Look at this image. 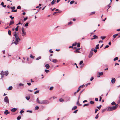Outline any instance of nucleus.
I'll use <instances>...</instances> for the list:
<instances>
[{
    "label": "nucleus",
    "instance_id": "1",
    "mask_svg": "<svg viewBox=\"0 0 120 120\" xmlns=\"http://www.w3.org/2000/svg\"><path fill=\"white\" fill-rule=\"evenodd\" d=\"M36 101L38 103L41 104H47L49 103V101L46 100H43L40 101L38 98L37 99Z\"/></svg>",
    "mask_w": 120,
    "mask_h": 120
},
{
    "label": "nucleus",
    "instance_id": "2",
    "mask_svg": "<svg viewBox=\"0 0 120 120\" xmlns=\"http://www.w3.org/2000/svg\"><path fill=\"white\" fill-rule=\"evenodd\" d=\"M118 106V104H117L115 106L112 107H109L108 108L107 110V111H110L115 110L117 108Z\"/></svg>",
    "mask_w": 120,
    "mask_h": 120
},
{
    "label": "nucleus",
    "instance_id": "3",
    "mask_svg": "<svg viewBox=\"0 0 120 120\" xmlns=\"http://www.w3.org/2000/svg\"><path fill=\"white\" fill-rule=\"evenodd\" d=\"M8 71H7L4 72L3 71H2L0 73V74L1 75V79H2L4 75H5L6 76H7L8 75Z\"/></svg>",
    "mask_w": 120,
    "mask_h": 120
},
{
    "label": "nucleus",
    "instance_id": "4",
    "mask_svg": "<svg viewBox=\"0 0 120 120\" xmlns=\"http://www.w3.org/2000/svg\"><path fill=\"white\" fill-rule=\"evenodd\" d=\"M15 37V41H14V40H13V42L11 43L12 44L13 43L15 44L16 45L18 44V42L20 41V39L19 37L17 36H14Z\"/></svg>",
    "mask_w": 120,
    "mask_h": 120
},
{
    "label": "nucleus",
    "instance_id": "5",
    "mask_svg": "<svg viewBox=\"0 0 120 120\" xmlns=\"http://www.w3.org/2000/svg\"><path fill=\"white\" fill-rule=\"evenodd\" d=\"M22 36L24 37L26 35V33L25 31V30L24 29V28H22Z\"/></svg>",
    "mask_w": 120,
    "mask_h": 120
},
{
    "label": "nucleus",
    "instance_id": "6",
    "mask_svg": "<svg viewBox=\"0 0 120 120\" xmlns=\"http://www.w3.org/2000/svg\"><path fill=\"white\" fill-rule=\"evenodd\" d=\"M93 48H92L91 50L90 51V53L88 57L89 58H90L92 56L93 54Z\"/></svg>",
    "mask_w": 120,
    "mask_h": 120
},
{
    "label": "nucleus",
    "instance_id": "7",
    "mask_svg": "<svg viewBox=\"0 0 120 120\" xmlns=\"http://www.w3.org/2000/svg\"><path fill=\"white\" fill-rule=\"evenodd\" d=\"M4 102L6 103H9V100L8 99V98L7 96H6L5 97L4 99Z\"/></svg>",
    "mask_w": 120,
    "mask_h": 120
},
{
    "label": "nucleus",
    "instance_id": "8",
    "mask_svg": "<svg viewBox=\"0 0 120 120\" xmlns=\"http://www.w3.org/2000/svg\"><path fill=\"white\" fill-rule=\"evenodd\" d=\"M49 60L50 61L53 63H57L58 62L57 60L56 59H51L50 57L49 58Z\"/></svg>",
    "mask_w": 120,
    "mask_h": 120
},
{
    "label": "nucleus",
    "instance_id": "9",
    "mask_svg": "<svg viewBox=\"0 0 120 120\" xmlns=\"http://www.w3.org/2000/svg\"><path fill=\"white\" fill-rule=\"evenodd\" d=\"M98 75L97 77H100V76L101 75H102L103 74V73L102 72H98Z\"/></svg>",
    "mask_w": 120,
    "mask_h": 120
},
{
    "label": "nucleus",
    "instance_id": "10",
    "mask_svg": "<svg viewBox=\"0 0 120 120\" xmlns=\"http://www.w3.org/2000/svg\"><path fill=\"white\" fill-rule=\"evenodd\" d=\"M116 81V79L115 78H112V79L111 82L112 83H114Z\"/></svg>",
    "mask_w": 120,
    "mask_h": 120
},
{
    "label": "nucleus",
    "instance_id": "11",
    "mask_svg": "<svg viewBox=\"0 0 120 120\" xmlns=\"http://www.w3.org/2000/svg\"><path fill=\"white\" fill-rule=\"evenodd\" d=\"M10 113L8 112V110H5L4 112V114L6 115H7L8 114H9Z\"/></svg>",
    "mask_w": 120,
    "mask_h": 120
},
{
    "label": "nucleus",
    "instance_id": "12",
    "mask_svg": "<svg viewBox=\"0 0 120 120\" xmlns=\"http://www.w3.org/2000/svg\"><path fill=\"white\" fill-rule=\"evenodd\" d=\"M93 37L94 38H92L91 39V40H93V39H96V38H98V37L97 36H96L95 35H94L93 36Z\"/></svg>",
    "mask_w": 120,
    "mask_h": 120
},
{
    "label": "nucleus",
    "instance_id": "13",
    "mask_svg": "<svg viewBox=\"0 0 120 120\" xmlns=\"http://www.w3.org/2000/svg\"><path fill=\"white\" fill-rule=\"evenodd\" d=\"M14 21L13 20H11L10 21V23H9V26H10L11 25L13 24H14Z\"/></svg>",
    "mask_w": 120,
    "mask_h": 120
},
{
    "label": "nucleus",
    "instance_id": "14",
    "mask_svg": "<svg viewBox=\"0 0 120 120\" xmlns=\"http://www.w3.org/2000/svg\"><path fill=\"white\" fill-rule=\"evenodd\" d=\"M17 110V109L16 108H13L11 109V111L12 112H15Z\"/></svg>",
    "mask_w": 120,
    "mask_h": 120
},
{
    "label": "nucleus",
    "instance_id": "15",
    "mask_svg": "<svg viewBox=\"0 0 120 120\" xmlns=\"http://www.w3.org/2000/svg\"><path fill=\"white\" fill-rule=\"evenodd\" d=\"M45 66L46 67L47 69H49L50 67L49 65L48 64H46Z\"/></svg>",
    "mask_w": 120,
    "mask_h": 120
},
{
    "label": "nucleus",
    "instance_id": "16",
    "mask_svg": "<svg viewBox=\"0 0 120 120\" xmlns=\"http://www.w3.org/2000/svg\"><path fill=\"white\" fill-rule=\"evenodd\" d=\"M74 52L75 53H77V52H78V53H80V52L78 49H77L75 50L74 51Z\"/></svg>",
    "mask_w": 120,
    "mask_h": 120
},
{
    "label": "nucleus",
    "instance_id": "17",
    "mask_svg": "<svg viewBox=\"0 0 120 120\" xmlns=\"http://www.w3.org/2000/svg\"><path fill=\"white\" fill-rule=\"evenodd\" d=\"M56 2V0H53L51 2V4L52 5H53Z\"/></svg>",
    "mask_w": 120,
    "mask_h": 120
},
{
    "label": "nucleus",
    "instance_id": "18",
    "mask_svg": "<svg viewBox=\"0 0 120 120\" xmlns=\"http://www.w3.org/2000/svg\"><path fill=\"white\" fill-rule=\"evenodd\" d=\"M15 34H14V36H18V35H19V33H17L16 32H15Z\"/></svg>",
    "mask_w": 120,
    "mask_h": 120
},
{
    "label": "nucleus",
    "instance_id": "19",
    "mask_svg": "<svg viewBox=\"0 0 120 120\" xmlns=\"http://www.w3.org/2000/svg\"><path fill=\"white\" fill-rule=\"evenodd\" d=\"M106 38V37L104 36H101L100 37V38L102 40Z\"/></svg>",
    "mask_w": 120,
    "mask_h": 120
},
{
    "label": "nucleus",
    "instance_id": "20",
    "mask_svg": "<svg viewBox=\"0 0 120 120\" xmlns=\"http://www.w3.org/2000/svg\"><path fill=\"white\" fill-rule=\"evenodd\" d=\"M77 108V106H74L72 108V110H74L76 109Z\"/></svg>",
    "mask_w": 120,
    "mask_h": 120
},
{
    "label": "nucleus",
    "instance_id": "21",
    "mask_svg": "<svg viewBox=\"0 0 120 120\" xmlns=\"http://www.w3.org/2000/svg\"><path fill=\"white\" fill-rule=\"evenodd\" d=\"M12 89V86H9L8 88V90H11Z\"/></svg>",
    "mask_w": 120,
    "mask_h": 120
},
{
    "label": "nucleus",
    "instance_id": "22",
    "mask_svg": "<svg viewBox=\"0 0 120 120\" xmlns=\"http://www.w3.org/2000/svg\"><path fill=\"white\" fill-rule=\"evenodd\" d=\"M59 101L60 102H63L64 101V100L62 98H61L59 99Z\"/></svg>",
    "mask_w": 120,
    "mask_h": 120
},
{
    "label": "nucleus",
    "instance_id": "23",
    "mask_svg": "<svg viewBox=\"0 0 120 120\" xmlns=\"http://www.w3.org/2000/svg\"><path fill=\"white\" fill-rule=\"evenodd\" d=\"M26 100H28L30 99V96L26 97Z\"/></svg>",
    "mask_w": 120,
    "mask_h": 120
},
{
    "label": "nucleus",
    "instance_id": "24",
    "mask_svg": "<svg viewBox=\"0 0 120 120\" xmlns=\"http://www.w3.org/2000/svg\"><path fill=\"white\" fill-rule=\"evenodd\" d=\"M99 44L97 45L95 47V48L96 49H98L99 48Z\"/></svg>",
    "mask_w": 120,
    "mask_h": 120
},
{
    "label": "nucleus",
    "instance_id": "25",
    "mask_svg": "<svg viewBox=\"0 0 120 120\" xmlns=\"http://www.w3.org/2000/svg\"><path fill=\"white\" fill-rule=\"evenodd\" d=\"M21 117L20 116H18L17 118V119L18 120H19L20 119H21Z\"/></svg>",
    "mask_w": 120,
    "mask_h": 120
},
{
    "label": "nucleus",
    "instance_id": "26",
    "mask_svg": "<svg viewBox=\"0 0 120 120\" xmlns=\"http://www.w3.org/2000/svg\"><path fill=\"white\" fill-rule=\"evenodd\" d=\"M77 46L78 47H79L80 46V43H77Z\"/></svg>",
    "mask_w": 120,
    "mask_h": 120
},
{
    "label": "nucleus",
    "instance_id": "27",
    "mask_svg": "<svg viewBox=\"0 0 120 120\" xmlns=\"http://www.w3.org/2000/svg\"><path fill=\"white\" fill-rule=\"evenodd\" d=\"M8 34L9 35H11V31L10 30H9L8 31Z\"/></svg>",
    "mask_w": 120,
    "mask_h": 120
},
{
    "label": "nucleus",
    "instance_id": "28",
    "mask_svg": "<svg viewBox=\"0 0 120 120\" xmlns=\"http://www.w3.org/2000/svg\"><path fill=\"white\" fill-rule=\"evenodd\" d=\"M118 34H116L114 35L113 36V37L114 38H115L118 35Z\"/></svg>",
    "mask_w": 120,
    "mask_h": 120
},
{
    "label": "nucleus",
    "instance_id": "29",
    "mask_svg": "<svg viewBox=\"0 0 120 120\" xmlns=\"http://www.w3.org/2000/svg\"><path fill=\"white\" fill-rule=\"evenodd\" d=\"M111 104L112 105H115L116 104V103L114 102L113 101L111 103Z\"/></svg>",
    "mask_w": 120,
    "mask_h": 120
},
{
    "label": "nucleus",
    "instance_id": "30",
    "mask_svg": "<svg viewBox=\"0 0 120 120\" xmlns=\"http://www.w3.org/2000/svg\"><path fill=\"white\" fill-rule=\"evenodd\" d=\"M18 28H19V26H18L16 28H15V30L16 31H18Z\"/></svg>",
    "mask_w": 120,
    "mask_h": 120
},
{
    "label": "nucleus",
    "instance_id": "31",
    "mask_svg": "<svg viewBox=\"0 0 120 120\" xmlns=\"http://www.w3.org/2000/svg\"><path fill=\"white\" fill-rule=\"evenodd\" d=\"M74 2H75V1L74 0H72V1H71L70 2V4H73Z\"/></svg>",
    "mask_w": 120,
    "mask_h": 120
},
{
    "label": "nucleus",
    "instance_id": "32",
    "mask_svg": "<svg viewBox=\"0 0 120 120\" xmlns=\"http://www.w3.org/2000/svg\"><path fill=\"white\" fill-rule=\"evenodd\" d=\"M118 59V57H116L115 58H114L113 60L114 61H116V60H117Z\"/></svg>",
    "mask_w": 120,
    "mask_h": 120
},
{
    "label": "nucleus",
    "instance_id": "33",
    "mask_svg": "<svg viewBox=\"0 0 120 120\" xmlns=\"http://www.w3.org/2000/svg\"><path fill=\"white\" fill-rule=\"evenodd\" d=\"M39 92V90H37L36 91H35L34 92V94H37Z\"/></svg>",
    "mask_w": 120,
    "mask_h": 120
},
{
    "label": "nucleus",
    "instance_id": "34",
    "mask_svg": "<svg viewBox=\"0 0 120 120\" xmlns=\"http://www.w3.org/2000/svg\"><path fill=\"white\" fill-rule=\"evenodd\" d=\"M77 104L79 106H80L81 105H80L79 102V101H77Z\"/></svg>",
    "mask_w": 120,
    "mask_h": 120
},
{
    "label": "nucleus",
    "instance_id": "35",
    "mask_svg": "<svg viewBox=\"0 0 120 120\" xmlns=\"http://www.w3.org/2000/svg\"><path fill=\"white\" fill-rule=\"evenodd\" d=\"M15 6L13 7H11V8L12 10H14L15 9Z\"/></svg>",
    "mask_w": 120,
    "mask_h": 120
},
{
    "label": "nucleus",
    "instance_id": "36",
    "mask_svg": "<svg viewBox=\"0 0 120 120\" xmlns=\"http://www.w3.org/2000/svg\"><path fill=\"white\" fill-rule=\"evenodd\" d=\"M41 58V56H40L38 57L36 59V60H39Z\"/></svg>",
    "mask_w": 120,
    "mask_h": 120
},
{
    "label": "nucleus",
    "instance_id": "37",
    "mask_svg": "<svg viewBox=\"0 0 120 120\" xmlns=\"http://www.w3.org/2000/svg\"><path fill=\"white\" fill-rule=\"evenodd\" d=\"M24 85V84H22L21 83H20L19 84V86H23Z\"/></svg>",
    "mask_w": 120,
    "mask_h": 120
},
{
    "label": "nucleus",
    "instance_id": "38",
    "mask_svg": "<svg viewBox=\"0 0 120 120\" xmlns=\"http://www.w3.org/2000/svg\"><path fill=\"white\" fill-rule=\"evenodd\" d=\"M77 44V43L76 42H75V43L73 44L72 45V46H75Z\"/></svg>",
    "mask_w": 120,
    "mask_h": 120
},
{
    "label": "nucleus",
    "instance_id": "39",
    "mask_svg": "<svg viewBox=\"0 0 120 120\" xmlns=\"http://www.w3.org/2000/svg\"><path fill=\"white\" fill-rule=\"evenodd\" d=\"M85 86V85H84V84H83L82 85H81V86H80L79 87L81 88H82L84 86Z\"/></svg>",
    "mask_w": 120,
    "mask_h": 120
},
{
    "label": "nucleus",
    "instance_id": "40",
    "mask_svg": "<svg viewBox=\"0 0 120 120\" xmlns=\"http://www.w3.org/2000/svg\"><path fill=\"white\" fill-rule=\"evenodd\" d=\"M90 103L91 104H93L94 103V102L93 101H91L90 102Z\"/></svg>",
    "mask_w": 120,
    "mask_h": 120
},
{
    "label": "nucleus",
    "instance_id": "41",
    "mask_svg": "<svg viewBox=\"0 0 120 120\" xmlns=\"http://www.w3.org/2000/svg\"><path fill=\"white\" fill-rule=\"evenodd\" d=\"M10 18H11V20H12V19H13L14 18V17H12V15H10Z\"/></svg>",
    "mask_w": 120,
    "mask_h": 120
},
{
    "label": "nucleus",
    "instance_id": "42",
    "mask_svg": "<svg viewBox=\"0 0 120 120\" xmlns=\"http://www.w3.org/2000/svg\"><path fill=\"white\" fill-rule=\"evenodd\" d=\"M28 24L29 23L28 22H27L25 24V26L26 27L27 26H28Z\"/></svg>",
    "mask_w": 120,
    "mask_h": 120
},
{
    "label": "nucleus",
    "instance_id": "43",
    "mask_svg": "<svg viewBox=\"0 0 120 120\" xmlns=\"http://www.w3.org/2000/svg\"><path fill=\"white\" fill-rule=\"evenodd\" d=\"M45 71L47 73H48V72H49V71L48 70H47V69H45Z\"/></svg>",
    "mask_w": 120,
    "mask_h": 120
},
{
    "label": "nucleus",
    "instance_id": "44",
    "mask_svg": "<svg viewBox=\"0 0 120 120\" xmlns=\"http://www.w3.org/2000/svg\"><path fill=\"white\" fill-rule=\"evenodd\" d=\"M95 13V11H94V12H91L90 14V15H93V14H94Z\"/></svg>",
    "mask_w": 120,
    "mask_h": 120
},
{
    "label": "nucleus",
    "instance_id": "45",
    "mask_svg": "<svg viewBox=\"0 0 120 120\" xmlns=\"http://www.w3.org/2000/svg\"><path fill=\"white\" fill-rule=\"evenodd\" d=\"M53 88V86H51L49 88V90H52Z\"/></svg>",
    "mask_w": 120,
    "mask_h": 120
},
{
    "label": "nucleus",
    "instance_id": "46",
    "mask_svg": "<svg viewBox=\"0 0 120 120\" xmlns=\"http://www.w3.org/2000/svg\"><path fill=\"white\" fill-rule=\"evenodd\" d=\"M39 108V107L38 106H36L35 107V109L36 110L38 109Z\"/></svg>",
    "mask_w": 120,
    "mask_h": 120
},
{
    "label": "nucleus",
    "instance_id": "47",
    "mask_svg": "<svg viewBox=\"0 0 120 120\" xmlns=\"http://www.w3.org/2000/svg\"><path fill=\"white\" fill-rule=\"evenodd\" d=\"M83 61L82 60L80 62L79 64L80 65L82 64L83 63Z\"/></svg>",
    "mask_w": 120,
    "mask_h": 120
},
{
    "label": "nucleus",
    "instance_id": "48",
    "mask_svg": "<svg viewBox=\"0 0 120 120\" xmlns=\"http://www.w3.org/2000/svg\"><path fill=\"white\" fill-rule=\"evenodd\" d=\"M21 8V7L20 6H19L17 8V9H20Z\"/></svg>",
    "mask_w": 120,
    "mask_h": 120
},
{
    "label": "nucleus",
    "instance_id": "49",
    "mask_svg": "<svg viewBox=\"0 0 120 120\" xmlns=\"http://www.w3.org/2000/svg\"><path fill=\"white\" fill-rule=\"evenodd\" d=\"M30 57L32 59H34V57L33 56L31 55H30Z\"/></svg>",
    "mask_w": 120,
    "mask_h": 120
},
{
    "label": "nucleus",
    "instance_id": "50",
    "mask_svg": "<svg viewBox=\"0 0 120 120\" xmlns=\"http://www.w3.org/2000/svg\"><path fill=\"white\" fill-rule=\"evenodd\" d=\"M89 105V104H85L83 105V106L84 107V106H87L88 105Z\"/></svg>",
    "mask_w": 120,
    "mask_h": 120
},
{
    "label": "nucleus",
    "instance_id": "51",
    "mask_svg": "<svg viewBox=\"0 0 120 120\" xmlns=\"http://www.w3.org/2000/svg\"><path fill=\"white\" fill-rule=\"evenodd\" d=\"M72 23V22L70 21L68 22V25H69L71 24Z\"/></svg>",
    "mask_w": 120,
    "mask_h": 120
},
{
    "label": "nucleus",
    "instance_id": "52",
    "mask_svg": "<svg viewBox=\"0 0 120 120\" xmlns=\"http://www.w3.org/2000/svg\"><path fill=\"white\" fill-rule=\"evenodd\" d=\"M98 117V114H97L95 117L96 119H97Z\"/></svg>",
    "mask_w": 120,
    "mask_h": 120
},
{
    "label": "nucleus",
    "instance_id": "53",
    "mask_svg": "<svg viewBox=\"0 0 120 120\" xmlns=\"http://www.w3.org/2000/svg\"><path fill=\"white\" fill-rule=\"evenodd\" d=\"M78 111V110H76L73 112V113H77Z\"/></svg>",
    "mask_w": 120,
    "mask_h": 120
},
{
    "label": "nucleus",
    "instance_id": "54",
    "mask_svg": "<svg viewBox=\"0 0 120 120\" xmlns=\"http://www.w3.org/2000/svg\"><path fill=\"white\" fill-rule=\"evenodd\" d=\"M93 51H94V52L96 53V52H97V50L96 49H94V48H93Z\"/></svg>",
    "mask_w": 120,
    "mask_h": 120
},
{
    "label": "nucleus",
    "instance_id": "55",
    "mask_svg": "<svg viewBox=\"0 0 120 120\" xmlns=\"http://www.w3.org/2000/svg\"><path fill=\"white\" fill-rule=\"evenodd\" d=\"M28 19L27 17H26L25 18H24L23 19V20L24 21H26Z\"/></svg>",
    "mask_w": 120,
    "mask_h": 120
},
{
    "label": "nucleus",
    "instance_id": "56",
    "mask_svg": "<svg viewBox=\"0 0 120 120\" xmlns=\"http://www.w3.org/2000/svg\"><path fill=\"white\" fill-rule=\"evenodd\" d=\"M17 11V10H12L11 11V12H16Z\"/></svg>",
    "mask_w": 120,
    "mask_h": 120
},
{
    "label": "nucleus",
    "instance_id": "57",
    "mask_svg": "<svg viewBox=\"0 0 120 120\" xmlns=\"http://www.w3.org/2000/svg\"><path fill=\"white\" fill-rule=\"evenodd\" d=\"M98 111V110L97 109H95V113H96L97 111Z\"/></svg>",
    "mask_w": 120,
    "mask_h": 120
},
{
    "label": "nucleus",
    "instance_id": "58",
    "mask_svg": "<svg viewBox=\"0 0 120 120\" xmlns=\"http://www.w3.org/2000/svg\"><path fill=\"white\" fill-rule=\"evenodd\" d=\"M94 79V78L93 77H91V78H90V80L91 81H92L93 79Z\"/></svg>",
    "mask_w": 120,
    "mask_h": 120
},
{
    "label": "nucleus",
    "instance_id": "59",
    "mask_svg": "<svg viewBox=\"0 0 120 120\" xmlns=\"http://www.w3.org/2000/svg\"><path fill=\"white\" fill-rule=\"evenodd\" d=\"M27 112H30V113H32V111H30V110H27Z\"/></svg>",
    "mask_w": 120,
    "mask_h": 120
},
{
    "label": "nucleus",
    "instance_id": "60",
    "mask_svg": "<svg viewBox=\"0 0 120 120\" xmlns=\"http://www.w3.org/2000/svg\"><path fill=\"white\" fill-rule=\"evenodd\" d=\"M109 46L108 45H106L105 46V47L104 49H106L107 48H108L109 47Z\"/></svg>",
    "mask_w": 120,
    "mask_h": 120
},
{
    "label": "nucleus",
    "instance_id": "61",
    "mask_svg": "<svg viewBox=\"0 0 120 120\" xmlns=\"http://www.w3.org/2000/svg\"><path fill=\"white\" fill-rule=\"evenodd\" d=\"M4 2H2L1 3L0 5L2 6H3L4 5Z\"/></svg>",
    "mask_w": 120,
    "mask_h": 120
},
{
    "label": "nucleus",
    "instance_id": "62",
    "mask_svg": "<svg viewBox=\"0 0 120 120\" xmlns=\"http://www.w3.org/2000/svg\"><path fill=\"white\" fill-rule=\"evenodd\" d=\"M49 51L51 53H53V51H51V49L49 50Z\"/></svg>",
    "mask_w": 120,
    "mask_h": 120
},
{
    "label": "nucleus",
    "instance_id": "63",
    "mask_svg": "<svg viewBox=\"0 0 120 120\" xmlns=\"http://www.w3.org/2000/svg\"><path fill=\"white\" fill-rule=\"evenodd\" d=\"M24 111L23 110H22L20 112V113H21H21H23L24 112Z\"/></svg>",
    "mask_w": 120,
    "mask_h": 120
},
{
    "label": "nucleus",
    "instance_id": "64",
    "mask_svg": "<svg viewBox=\"0 0 120 120\" xmlns=\"http://www.w3.org/2000/svg\"><path fill=\"white\" fill-rule=\"evenodd\" d=\"M99 98H100V99L99 100V101H101V99H102V98L101 97V96H100L99 97Z\"/></svg>",
    "mask_w": 120,
    "mask_h": 120
}]
</instances>
